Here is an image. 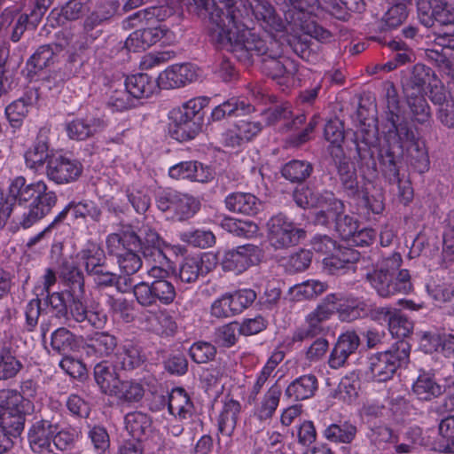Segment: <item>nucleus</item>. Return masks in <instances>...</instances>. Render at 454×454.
Listing matches in <instances>:
<instances>
[{
  "instance_id": "obj_1",
  "label": "nucleus",
  "mask_w": 454,
  "mask_h": 454,
  "mask_svg": "<svg viewBox=\"0 0 454 454\" xmlns=\"http://www.w3.org/2000/svg\"><path fill=\"white\" fill-rule=\"evenodd\" d=\"M14 209V223L29 228L48 215L56 205L57 195L43 181L27 183L22 176L10 181L4 200Z\"/></svg>"
},
{
  "instance_id": "obj_2",
  "label": "nucleus",
  "mask_w": 454,
  "mask_h": 454,
  "mask_svg": "<svg viewBox=\"0 0 454 454\" xmlns=\"http://www.w3.org/2000/svg\"><path fill=\"white\" fill-rule=\"evenodd\" d=\"M226 51L245 64H251L254 56L261 57L262 72L272 79L291 77L298 72L297 63L281 55L278 41L273 38L266 41L250 29H245Z\"/></svg>"
},
{
  "instance_id": "obj_3",
  "label": "nucleus",
  "mask_w": 454,
  "mask_h": 454,
  "mask_svg": "<svg viewBox=\"0 0 454 454\" xmlns=\"http://www.w3.org/2000/svg\"><path fill=\"white\" fill-rule=\"evenodd\" d=\"M355 147L356 155L354 156L357 167L365 178H373L377 176V160L375 153H378V159L384 176L391 184L400 182V165L403 160V149L395 151L390 145H380L378 129H362L355 135Z\"/></svg>"
},
{
  "instance_id": "obj_4",
  "label": "nucleus",
  "mask_w": 454,
  "mask_h": 454,
  "mask_svg": "<svg viewBox=\"0 0 454 454\" xmlns=\"http://www.w3.org/2000/svg\"><path fill=\"white\" fill-rule=\"evenodd\" d=\"M247 0H210L208 12V33L210 39L218 48L227 50L245 30Z\"/></svg>"
},
{
  "instance_id": "obj_5",
  "label": "nucleus",
  "mask_w": 454,
  "mask_h": 454,
  "mask_svg": "<svg viewBox=\"0 0 454 454\" xmlns=\"http://www.w3.org/2000/svg\"><path fill=\"white\" fill-rule=\"evenodd\" d=\"M411 345L404 340H398L386 351L377 352L367 357L365 373L375 382L391 380L398 369L410 362Z\"/></svg>"
},
{
  "instance_id": "obj_6",
  "label": "nucleus",
  "mask_w": 454,
  "mask_h": 454,
  "mask_svg": "<svg viewBox=\"0 0 454 454\" xmlns=\"http://www.w3.org/2000/svg\"><path fill=\"white\" fill-rule=\"evenodd\" d=\"M107 244L109 247L116 244L133 246L139 248L145 259H152L154 262L163 263L167 260L163 251L166 242L149 224H142L137 231H125L122 236L113 234L107 239Z\"/></svg>"
},
{
  "instance_id": "obj_7",
  "label": "nucleus",
  "mask_w": 454,
  "mask_h": 454,
  "mask_svg": "<svg viewBox=\"0 0 454 454\" xmlns=\"http://www.w3.org/2000/svg\"><path fill=\"white\" fill-rule=\"evenodd\" d=\"M267 230L270 245L276 250L294 247L306 237V231L282 213L268 221Z\"/></svg>"
},
{
  "instance_id": "obj_8",
  "label": "nucleus",
  "mask_w": 454,
  "mask_h": 454,
  "mask_svg": "<svg viewBox=\"0 0 454 454\" xmlns=\"http://www.w3.org/2000/svg\"><path fill=\"white\" fill-rule=\"evenodd\" d=\"M157 207L162 211H173L178 221H186L193 217L200 209V200L188 193L167 189L156 198Z\"/></svg>"
},
{
  "instance_id": "obj_9",
  "label": "nucleus",
  "mask_w": 454,
  "mask_h": 454,
  "mask_svg": "<svg viewBox=\"0 0 454 454\" xmlns=\"http://www.w3.org/2000/svg\"><path fill=\"white\" fill-rule=\"evenodd\" d=\"M420 21L431 27L434 21L444 27L446 35H454V0H418Z\"/></svg>"
},
{
  "instance_id": "obj_10",
  "label": "nucleus",
  "mask_w": 454,
  "mask_h": 454,
  "mask_svg": "<svg viewBox=\"0 0 454 454\" xmlns=\"http://www.w3.org/2000/svg\"><path fill=\"white\" fill-rule=\"evenodd\" d=\"M367 280L371 283L377 294L383 298H389L396 294H406L412 289L411 276L407 270H402L397 276L382 271L367 273Z\"/></svg>"
},
{
  "instance_id": "obj_11",
  "label": "nucleus",
  "mask_w": 454,
  "mask_h": 454,
  "mask_svg": "<svg viewBox=\"0 0 454 454\" xmlns=\"http://www.w3.org/2000/svg\"><path fill=\"white\" fill-rule=\"evenodd\" d=\"M82 164L76 159L64 155L51 156L46 166L48 178L58 184L75 182L82 176Z\"/></svg>"
},
{
  "instance_id": "obj_12",
  "label": "nucleus",
  "mask_w": 454,
  "mask_h": 454,
  "mask_svg": "<svg viewBox=\"0 0 454 454\" xmlns=\"http://www.w3.org/2000/svg\"><path fill=\"white\" fill-rule=\"evenodd\" d=\"M262 258L263 252L258 246L247 244L227 251L222 264L225 270L241 273L250 266L260 263Z\"/></svg>"
},
{
  "instance_id": "obj_13",
  "label": "nucleus",
  "mask_w": 454,
  "mask_h": 454,
  "mask_svg": "<svg viewBox=\"0 0 454 454\" xmlns=\"http://www.w3.org/2000/svg\"><path fill=\"white\" fill-rule=\"evenodd\" d=\"M332 317V312L325 305H317L305 317V324L298 327L293 333L294 342L309 340L328 332L325 323Z\"/></svg>"
},
{
  "instance_id": "obj_14",
  "label": "nucleus",
  "mask_w": 454,
  "mask_h": 454,
  "mask_svg": "<svg viewBox=\"0 0 454 454\" xmlns=\"http://www.w3.org/2000/svg\"><path fill=\"white\" fill-rule=\"evenodd\" d=\"M293 199L301 208L318 207L339 210L342 207V201L332 192H317L309 186L296 188L293 192Z\"/></svg>"
},
{
  "instance_id": "obj_15",
  "label": "nucleus",
  "mask_w": 454,
  "mask_h": 454,
  "mask_svg": "<svg viewBox=\"0 0 454 454\" xmlns=\"http://www.w3.org/2000/svg\"><path fill=\"white\" fill-rule=\"evenodd\" d=\"M120 7L117 0H105L97 4L93 12L87 15L83 21V32L87 41L93 43L102 35V30L97 29L114 17Z\"/></svg>"
},
{
  "instance_id": "obj_16",
  "label": "nucleus",
  "mask_w": 454,
  "mask_h": 454,
  "mask_svg": "<svg viewBox=\"0 0 454 454\" xmlns=\"http://www.w3.org/2000/svg\"><path fill=\"white\" fill-rule=\"evenodd\" d=\"M59 429V421L54 417L35 419L31 425L27 439L34 452L45 453L48 451L52 437Z\"/></svg>"
},
{
  "instance_id": "obj_17",
  "label": "nucleus",
  "mask_w": 454,
  "mask_h": 454,
  "mask_svg": "<svg viewBox=\"0 0 454 454\" xmlns=\"http://www.w3.org/2000/svg\"><path fill=\"white\" fill-rule=\"evenodd\" d=\"M337 153L333 154V160L337 169V175L343 192L351 199H358L361 195V188L357 180V174L344 155V153L337 149Z\"/></svg>"
},
{
  "instance_id": "obj_18",
  "label": "nucleus",
  "mask_w": 454,
  "mask_h": 454,
  "mask_svg": "<svg viewBox=\"0 0 454 454\" xmlns=\"http://www.w3.org/2000/svg\"><path fill=\"white\" fill-rule=\"evenodd\" d=\"M169 134L172 138L184 142L193 139L201 130L202 121L173 109L169 114Z\"/></svg>"
},
{
  "instance_id": "obj_19",
  "label": "nucleus",
  "mask_w": 454,
  "mask_h": 454,
  "mask_svg": "<svg viewBox=\"0 0 454 454\" xmlns=\"http://www.w3.org/2000/svg\"><path fill=\"white\" fill-rule=\"evenodd\" d=\"M26 358L11 341L0 345V382L15 379L24 369Z\"/></svg>"
},
{
  "instance_id": "obj_20",
  "label": "nucleus",
  "mask_w": 454,
  "mask_h": 454,
  "mask_svg": "<svg viewBox=\"0 0 454 454\" xmlns=\"http://www.w3.org/2000/svg\"><path fill=\"white\" fill-rule=\"evenodd\" d=\"M255 20L269 32H282L286 29L285 21L276 12L274 7L265 0H247Z\"/></svg>"
},
{
  "instance_id": "obj_21",
  "label": "nucleus",
  "mask_w": 454,
  "mask_h": 454,
  "mask_svg": "<svg viewBox=\"0 0 454 454\" xmlns=\"http://www.w3.org/2000/svg\"><path fill=\"white\" fill-rule=\"evenodd\" d=\"M169 32L165 26L140 27L126 39L125 47L132 51H145L167 36Z\"/></svg>"
},
{
  "instance_id": "obj_22",
  "label": "nucleus",
  "mask_w": 454,
  "mask_h": 454,
  "mask_svg": "<svg viewBox=\"0 0 454 454\" xmlns=\"http://www.w3.org/2000/svg\"><path fill=\"white\" fill-rule=\"evenodd\" d=\"M197 73L191 64L173 65L160 74L157 83L164 90L179 88L196 80Z\"/></svg>"
},
{
  "instance_id": "obj_23",
  "label": "nucleus",
  "mask_w": 454,
  "mask_h": 454,
  "mask_svg": "<svg viewBox=\"0 0 454 454\" xmlns=\"http://www.w3.org/2000/svg\"><path fill=\"white\" fill-rule=\"evenodd\" d=\"M168 176L176 180L189 179L200 183L207 182L213 177L211 169L197 160L182 161L172 166Z\"/></svg>"
},
{
  "instance_id": "obj_24",
  "label": "nucleus",
  "mask_w": 454,
  "mask_h": 454,
  "mask_svg": "<svg viewBox=\"0 0 454 454\" xmlns=\"http://www.w3.org/2000/svg\"><path fill=\"white\" fill-rule=\"evenodd\" d=\"M106 126V121L103 119L86 116L68 122L66 125V131L69 138L82 141L102 131Z\"/></svg>"
},
{
  "instance_id": "obj_25",
  "label": "nucleus",
  "mask_w": 454,
  "mask_h": 454,
  "mask_svg": "<svg viewBox=\"0 0 454 454\" xmlns=\"http://www.w3.org/2000/svg\"><path fill=\"white\" fill-rule=\"evenodd\" d=\"M435 78L434 73L429 67L416 64L402 81L403 93H424L425 86L431 85V81Z\"/></svg>"
},
{
  "instance_id": "obj_26",
  "label": "nucleus",
  "mask_w": 454,
  "mask_h": 454,
  "mask_svg": "<svg viewBox=\"0 0 454 454\" xmlns=\"http://www.w3.org/2000/svg\"><path fill=\"white\" fill-rule=\"evenodd\" d=\"M49 129L42 128L37 133L33 145L25 153L26 164L28 168L37 169L50 159Z\"/></svg>"
},
{
  "instance_id": "obj_27",
  "label": "nucleus",
  "mask_w": 454,
  "mask_h": 454,
  "mask_svg": "<svg viewBox=\"0 0 454 454\" xmlns=\"http://www.w3.org/2000/svg\"><path fill=\"white\" fill-rule=\"evenodd\" d=\"M59 278L67 287V296L85 294L84 274L75 263L64 261L59 267Z\"/></svg>"
},
{
  "instance_id": "obj_28",
  "label": "nucleus",
  "mask_w": 454,
  "mask_h": 454,
  "mask_svg": "<svg viewBox=\"0 0 454 454\" xmlns=\"http://www.w3.org/2000/svg\"><path fill=\"white\" fill-rule=\"evenodd\" d=\"M118 345L117 338L108 332H95L87 336L85 348L88 354L98 357L109 356Z\"/></svg>"
},
{
  "instance_id": "obj_29",
  "label": "nucleus",
  "mask_w": 454,
  "mask_h": 454,
  "mask_svg": "<svg viewBox=\"0 0 454 454\" xmlns=\"http://www.w3.org/2000/svg\"><path fill=\"white\" fill-rule=\"evenodd\" d=\"M318 387L314 374H305L293 380L286 388L285 395L293 401H303L311 398Z\"/></svg>"
},
{
  "instance_id": "obj_30",
  "label": "nucleus",
  "mask_w": 454,
  "mask_h": 454,
  "mask_svg": "<svg viewBox=\"0 0 454 454\" xmlns=\"http://www.w3.org/2000/svg\"><path fill=\"white\" fill-rule=\"evenodd\" d=\"M227 209L233 213L254 215L260 210V201L249 192H232L224 200Z\"/></svg>"
},
{
  "instance_id": "obj_31",
  "label": "nucleus",
  "mask_w": 454,
  "mask_h": 454,
  "mask_svg": "<svg viewBox=\"0 0 454 454\" xmlns=\"http://www.w3.org/2000/svg\"><path fill=\"white\" fill-rule=\"evenodd\" d=\"M386 119L391 125L388 132H395L397 137L398 149H403L407 144L418 146L416 134L404 117L400 116L398 113L387 112Z\"/></svg>"
},
{
  "instance_id": "obj_32",
  "label": "nucleus",
  "mask_w": 454,
  "mask_h": 454,
  "mask_svg": "<svg viewBox=\"0 0 454 454\" xmlns=\"http://www.w3.org/2000/svg\"><path fill=\"white\" fill-rule=\"evenodd\" d=\"M160 398L163 404H168L169 413L174 416L185 419L186 415L192 412V403L182 387L173 388L167 396L160 395Z\"/></svg>"
},
{
  "instance_id": "obj_33",
  "label": "nucleus",
  "mask_w": 454,
  "mask_h": 454,
  "mask_svg": "<svg viewBox=\"0 0 454 454\" xmlns=\"http://www.w3.org/2000/svg\"><path fill=\"white\" fill-rule=\"evenodd\" d=\"M94 380L100 391L111 395L117 385L120 384V378L113 364L107 362H100L94 366Z\"/></svg>"
},
{
  "instance_id": "obj_34",
  "label": "nucleus",
  "mask_w": 454,
  "mask_h": 454,
  "mask_svg": "<svg viewBox=\"0 0 454 454\" xmlns=\"http://www.w3.org/2000/svg\"><path fill=\"white\" fill-rule=\"evenodd\" d=\"M180 9L179 0H164V4L160 5L150 6L146 9L140 10L129 18V22L137 19L139 20H149L155 18L159 21L167 20L173 16Z\"/></svg>"
},
{
  "instance_id": "obj_35",
  "label": "nucleus",
  "mask_w": 454,
  "mask_h": 454,
  "mask_svg": "<svg viewBox=\"0 0 454 454\" xmlns=\"http://www.w3.org/2000/svg\"><path fill=\"white\" fill-rule=\"evenodd\" d=\"M241 411L240 403L232 399L226 398L218 419V432L231 437L236 428L238 417Z\"/></svg>"
},
{
  "instance_id": "obj_36",
  "label": "nucleus",
  "mask_w": 454,
  "mask_h": 454,
  "mask_svg": "<svg viewBox=\"0 0 454 454\" xmlns=\"http://www.w3.org/2000/svg\"><path fill=\"white\" fill-rule=\"evenodd\" d=\"M411 120L421 125H429L431 110L424 93H403Z\"/></svg>"
},
{
  "instance_id": "obj_37",
  "label": "nucleus",
  "mask_w": 454,
  "mask_h": 454,
  "mask_svg": "<svg viewBox=\"0 0 454 454\" xmlns=\"http://www.w3.org/2000/svg\"><path fill=\"white\" fill-rule=\"evenodd\" d=\"M51 347L58 354L68 356L78 349V338L67 328L59 327L51 334Z\"/></svg>"
},
{
  "instance_id": "obj_38",
  "label": "nucleus",
  "mask_w": 454,
  "mask_h": 454,
  "mask_svg": "<svg viewBox=\"0 0 454 454\" xmlns=\"http://www.w3.org/2000/svg\"><path fill=\"white\" fill-rule=\"evenodd\" d=\"M124 86L136 100L150 97L156 90V82L147 74H137L128 76Z\"/></svg>"
},
{
  "instance_id": "obj_39",
  "label": "nucleus",
  "mask_w": 454,
  "mask_h": 454,
  "mask_svg": "<svg viewBox=\"0 0 454 454\" xmlns=\"http://www.w3.org/2000/svg\"><path fill=\"white\" fill-rule=\"evenodd\" d=\"M282 391V386L276 381L264 394L254 412L260 420L270 419L274 415L279 404Z\"/></svg>"
},
{
  "instance_id": "obj_40",
  "label": "nucleus",
  "mask_w": 454,
  "mask_h": 454,
  "mask_svg": "<svg viewBox=\"0 0 454 454\" xmlns=\"http://www.w3.org/2000/svg\"><path fill=\"white\" fill-rule=\"evenodd\" d=\"M337 311L340 320L351 322L366 317V312L369 311L368 302L353 296H345Z\"/></svg>"
},
{
  "instance_id": "obj_41",
  "label": "nucleus",
  "mask_w": 454,
  "mask_h": 454,
  "mask_svg": "<svg viewBox=\"0 0 454 454\" xmlns=\"http://www.w3.org/2000/svg\"><path fill=\"white\" fill-rule=\"evenodd\" d=\"M125 427L129 434L140 442L151 431L152 420L141 411L129 412L125 416Z\"/></svg>"
},
{
  "instance_id": "obj_42",
  "label": "nucleus",
  "mask_w": 454,
  "mask_h": 454,
  "mask_svg": "<svg viewBox=\"0 0 454 454\" xmlns=\"http://www.w3.org/2000/svg\"><path fill=\"white\" fill-rule=\"evenodd\" d=\"M76 258L83 266L87 275L107 259L103 248L96 243H88L78 254Z\"/></svg>"
},
{
  "instance_id": "obj_43",
  "label": "nucleus",
  "mask_w": 454,
  "mask_h": 454,
  "mask_svg": "<svg viewBox=\"0 0 454 454\" xmlns=\"http://www.w3.org/2000/svg\"><path fill=\"white\" fill-rule=\"evenodd\" d=\"M26 421V408L17 409L13 411H4L0 414V428H3L8 436L17 437L24 429Z\"/></svg>"
},
{
  "instance_id": "obj_44",
  "label": "nucleus",
  "mask_w": 454,
  "mask_h": 454,
  "mask_svg": "<svg viewBox=\"0 0 454 454\" xmlns=\"http://www.w3.org/2000/svg\"><path fill=\"white\" fill-rule=\"evenodd\" d=\"M412 391L417 397L423 401H430L441 395L443 391L442 387L429 374H421L413 383Z\"/></svg>"
},
{
  "instance_id": "obj_45",
  "label": "nucleus",
  "mask_w": 454,
  "mask_h": 454,
  "mask_svg": "<svg viewBox=\"0 0 454 454\" xmlns=\"http://www.w3.org/2000/svg\"><path fill=\"white\" fill-rule=\"evenodd\" d=\"M313 172V165L307 160H293L281 168L282 176L292 183L306 181Z\"/></svg>"
},
{
  "instance_id": "obj_46",
  "label": "nucleus",
  "mask_w": 454,
  "mask_h": 454,
  "mask_svg": "<svg viewBox=\"0 0 454 454\" xmlns=\"http://www.w3.org/2000/svg\"><path fill=\"white\" fill-rule=\"evenodd\" d=\"M58 55L51 44H43L39 46L27 62L29 72L36 74L38 71L50 67L54 64Z\"/></svg>"
},
{
  "instance_id": "obj_47",
  "label": "nucleus",
  "mask_w": 454,
  "mask_h": 454,
  "mask_svg": "<svg viewBox=\"0 0 454 454\" xmlns=\"http://www.w3.org/2000/svg\"><path fill=\"white\" fill-rule=\"evenodd\" d=\"M145 394L143 386L135 380H121L111 396L116 397L122 403H137Z\"/></svg>"
},
{
  "instance_id": "obj_48",
  "label": "nucleus",
  "mask_w": 454,
  "mask_h": 454,
  "mask_svg": "<svg viewBox=\"0 0 454 454\" xmlns=\"http://www.w3.org/2000/svg\"><path fill=\"white\" fill-rule=\"evenodd\" d=\"M344 208L345 206L342 202L341 209H328V211L334 217L336 231L343 239L348 240V239L352 238V234L359 228V222L356 217L344 214Z\"/></svg>"
},
{
  "instance_id": "obj_49",
  "label": "nucleus",
  "mask_w": 454,
  "mask_h": 454,
  "mask_svg": "<svg viewBox=\"0 0 454 454\" xmlns=\"http://www.w3.org/2000/svg\"><path fill=\"white\" fill-rule=\"evenodd\" d=\"M357 428L351 423L331 424L324 431V436L330 442L350 443L356 437Z\"/></svg>"
},
{
  "instance_id": "obj_50",
  "label": "nucleus",
  "mask_w": 454,
  "mask_h": 454,
  "mask_svg": "<svg viewBox=\"0 0 454 454\" xmlns=\"http://www.w3.org/2000/svg\"><path fill=\"white\" fill-rule=\"evenodd\" d=\"M68 302L69 298L67 297V293L63 291L48 293L44 299V304L49 309V312L55 318L65 322H68Z\"/></svg>"
},
{
  "instance_id": "obj_51",
  "label": "nucleus",
  "mask_w": 454,
  "mask_h": 454,
  "mask_svg": "<svg viewBox=\"0 0 454 454\" xmlns=\"http://www.w3.org/2000/svg\"><path fill=\"white\" fill-rule=\"evenodd\" d=\"M85 2L83 0H70L60 10L53 9L50 14L51 19H56L59 25L67 20H76L84 13Z\"/></svg>"
},
{
  "instance_id": "obj_52",
  "label": "nucleus",
  "mask_w": 454,
  "mask_h": 454,
  "mask_svg": "<svg viewBox=\"0 0 454 454\" xmlns=\"http://www.w3.org/2000/svg\"><path fill=\"white\" fill-rule=\"evenodd\" d=\"M122 247V251L116 254L119 266L125 274L133 275L141 269L142 259L133 246Z\"/></svg>"
},
{
  "instance_id": "obj_53",
  "label": "nucleus",
  "mask_w": 454,
  "mask_h": 454,
  "mask_svg": "<svg viewBox=\"0 0 454 454\" xmlns=\"http://www.w3.org/2000/svg\"><path fill=\"white\" fill-rule=\"evenodd\" d=\"M115 356V363L123 370H133L143 363L139 348L130 343L122 346Z\"/></svg>"
},
{
  "instance_id": "obj_54",
  "label": "nucleus",
  "mask_w": 454,
  "mask_h": 454,
  "mask_svg": "<svg viewBox=\"0 0 454 454\" xmlns=\"http://www.w3.org/2000/svg\"><path fill=\"white\" fill-rule=\"evenodd\" d=\"M363 205L373 214H380L385 208L384 194L380 188L373 185L368 187L366 184L361 188L360 198Z\"/></svg>"
},
{
  "instance_id": "obj_55",
  "label": "nucleus",
  "mask_w": 454,
  "mask_h": 454,
  "mask_svg": "<svg viewBox=\"0 0 454 454\" xmlns=\"http://www.w3.org/2000/svg\"><path fill=\"white\" fill-rule=\"evenodd\" d=\"M406 4L404 3L393 4V6L388 8L380 21V29L387 31L400 26L407 18Z\"/></svg>"
},
{
  "instance_id": "obj_56",
  "label": "nucleus",
  "mask_w": 454,
  "mask_h": 454,
  "mask_svg": "<svg viewBox=\"0 0 454 454\" xmlns=\"http://www.w3.org/2000/svg\"><path fill=\"white\" fill-rule=\"evenodd\" d=\"M31 106L32 98L29 96H24L10 104L5 108V114L11 125L12 127H19Z\"/></svg>"
},
{
  "instance_id": "obj_57",
  "label": "nucleus",
  "mask_w": 454,
  "mask_h": 454,
  "mask_svg": "<svg viewBox=\"0 0 454 454\" xmlns=\"http://www.w3.org/2000/svg\"><path fill=\"white\" fill-rule=\"evenodd\" d=\"M239 334V324L237 321H233L215 329L214 341L220 347L231 348L237 343Z\"/></svg>"
},
{
  "instance_id": "obj_58",
  "label": "nucleus",
  "mask_w": 454,
  "mask_h": 454,
  "mask_svg": "<svg viewBox=\"0 0 454 454\" xmlns=\"http://www.w3.org/2000/svg\"><path fill=\"white\" fill-rule=\"evenodd\" d=\"M30 401L23 398L16 389H0V414L4 411H13L17 409L27 408Z\"/></svg>"
},
{
  "instance_id": "obj_59",
  "label": "nucleus",
  "mask_w": 454,
  "mask_h": 454,
  "mask_svg": "<svg viewBox=\"0 0 454 454\" xmlns=\"http://www.w3.org/2000/svg\"><path fill=\"white\" fill-rule=\"evenodd\" d=\"M359 253L352 248L344 247L336 250L332 257L324 259L325 264L333 268V270H341L349 268V265L359 260Z\"/></svg>"
},
{
  "instance_id": "obj_60",
  "label": "nucleus",
  "mask_w": 454,
  "mask_h": 454,
  "mask_svg": "<svg viewBox=\"0 0 454 454\" xmlns=\"http://www.w3.org/2000/svg\"><path fill=\"white\" fill-rule=\"evenodd\" d=\"M136 301L142 307L156 306L159 302L154 280L152 283L142 281L133 286Z\"/></svg>"
},
{
  "instance_id": "obj_61",
  "label": "nucleus",
  "mask_w": 454,
  "mask_h": 454,
  "mask_svg": "<svg viewBox=\"0 0 454 454\" xmlns=\"http://www.w3.org/2000/svg\"><path fill=\"white\" fill-rule=\"evenodd\" d=\"M106 304L110 309L119 314L121 318L126 323H131L135 320V304L133 301H129L123 297L108 296Z\"/></svg>"
},
{
  "instance_id": "obj_62",
  "label": "nucleus",
  "mask_w": 454,
  "mask_h": 454,
  "mask_svg": "<svg viewBox=\"0 0 454 454\" xmlns=\"http://www.w3.org/2000/svg\"><path fill=\"white\" fill-rule=\"evenodd\" d=\"M180 239L183 242L200 248L210 247L215 243V237L209 231L196 230L184 231L180 234Z\"/></svg>"
},
{
  "instance_id": "obj_63",
  "label": "nucleus",
  "mask_w": 454,
  "mask_h": 454,
  "mask_svg": "<svg viewBox=\"0 0 454 454\" xmlns=\"http://www.w3.org/2000/svg\"><path fill=\"white\" fill-rule=\"evenodd\" d=\"M202 270V261L197 257H186L179 267L178 277L182 282L194 283Z\"/></svg>"
},
{
  "instance_id": "obj_64",
  "label": "nucleus",
  "mask_w": 454,
  "mask_h": 454,
  "mask_svg": "<svg viewBox=\"0 0 454 454\" xmlns=\"http://www.w3.org/2000/svg\"><path fill=\"white\" fill-rule=\"evenodd\" d=\"M312 261V252L301 248L289 255L286 262V270L290 273H297L306 270Z\"/></svg>"
}]
</instances>
